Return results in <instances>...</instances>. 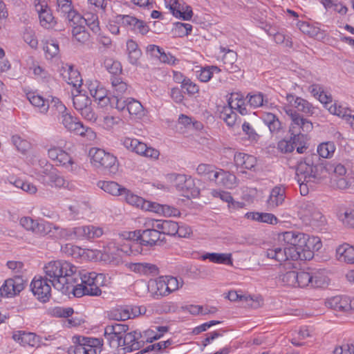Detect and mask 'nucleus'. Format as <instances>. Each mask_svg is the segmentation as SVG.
<instances>
[{
  "mask_svg": "<svg viewBox=\"0 0 354 354\" xmlns=\"http://www.w3.org/2000/svg\"><path fill=\"white\" fill-rule=\"evenodd\" d=\"M77 94H73V106L82 117L91 122H95L97 115L91 106V100L84 93H82L78 89Z\"/></svg>",
  "mask_w": 354,
  "mask_h": 354,
  "instance_id": "nucleus-9",
  "label": "nucleus"
},
{
  "mask_svg": "<svg viewBox=\"0 0 354 354\" xmlns=\"http://www.w3.org/2000/svg\"><path fill=\"white\" fill-rule=\"evenodd\" d=\"M166 281V291L162 293L164 295H168L171 292L176 290L179 288V281L177 278L171 276H165Z\"/></svg>",
  "mask_w": 354,
  "mask_h": 354,
  "instance_id": "nucleus-62",
  "label": "nucleus"
},
{
  "mask_svg": "<svg viewBox=\"0 0 354 354\" xmlns=\"http://www.w3.org/2000/svg\"><path fill=\"white\" fill-rule=\"evenodd\" d=\"M335 151V145L333 142H326L320 144L317 147V153L324 158H330Z\"/></svg>",
  "mask_w": 354,
  "mask_h": 354,
  "instance_id": "nucleus-51",
  "label": "nucleus"
},
{
  "mask_svg": "<svg viewBox=\"0 0 354 354\" xmlns=\"http://www.w3.org/2000/svg\"><path fill=\"white\" fill-rule=\"evenodd\" d=\"M127 111L131 115H138L142 112L143 107L139 101L133 98H129V102L127 103Z\"/></svg>",
  "mask_w": 354,
  "mask_h": 354,
  "instance_id": "nucleus-63",
  "label": "nucleus"
},
{
  "mask_svg": "<svg viewBox=\"0 0 354 354\" xmlns=\"http://www.w3.org/2000/svg\"><path fill=\"white\" fill-rule=\"evenodd\" d=\"M203 260L209 259L211 262L232 265V259L231 254L225 253H206L202 256Z\"/></svg>",
  "mask_w": 354,
  "mask_h": 354,
  "instance_id": "nucleus-35",
  "label": "nucleus"
},
{
  "mask_svg": "<svg viewBox=\"0 0 354 354\" xmlns=\"http://www.w3.org/2000/svg\"><path fill=\"white\" fill-rule=\"evenodd\" d=\"M172 341L168 339L167 341L160 342L156 344H153L148 346L145 348L142 349L143 354L151 353V354H157V351H161L169 347L171 344Z\"/></svg>",
  "mask_w": 354,
  "mask_h": 354,
  "instance_id": "nucleus-57",
  "label": "nucleus"
},
{
  "mask_svg": "<svg viewBox=\"0 0 354 354\" xmlns=\"http://www.w3.org/2000/svg\"><path fill=\"white\" fill-rule=\"evenodd\" d=\"M73 342L75 346L70 351L74 354H97L102 351L103 340L99 338L74 336Z\"/></svg>",
  "mask_w": 354,
  "mask_h": 354,
  "instance_id": "nucleus-8",
  "label": "nucleus"
},
{
  "mask_svg": "<svg viewBox=\"0 0 354 354\" xmlns=\"http://www.w3.org/2000/svg\"><path fill=\"white\" fill-rule=\"evenodd\" d=\"M324 163V167L327 171V176L330 172H333V174H337L338 176H345L346 173V169L345 167L342 164H331L328 163L326 162Z\"/></svg>",
  "mask_w": 354,
  "mask_h": 354,
  "instance_id": "nucleus-60",
  "label": "nucleus"
},
{
  "mask_svg": "<svg viewBox=\"0 0 354 354\" xmlns=\"http://www.w3.org/2000/svg\"><path fill=\"white\" fill-rule=\"evenodd\" d=\"M99 186L105 192L113 196H122L123 190L125 188L121 187L114 181H103L99 183Z\"/></svg>",
  "mask_w": 354,
  "mask_h": 354,
  "instance_id": "nucleus-38",
  "label": "nucleus"
},
{
  "mask_svg": "<svg viewBox=\"0 0 354 354\" xmlns=\"http://www.w3.org/2000/svg\"><path fill=\"white\" fill-rule=\"evenodd\" d=\"M169 330L168 326H153V328L151 329L149 331V338L151 339V342L153 340H156L160 339L165 333H167Z\"/></svg>",
  "mask_w": 354,
  "mask_h": 354,
  "instance_id": "nucleus-64",
  "label": "nucleus"
},
{
  "mask_svg": "<svg viewBox=\"0 0 354 354\" xmlns=\"http://www.w3.org/2000/svg\"><path fill=\"white\" fill-rule=\"evenodd\" d=\"M74 274L70 289L75 297L99 296L102 294L100 286L103 285L105 278L103 274L79 271L77 269Z\"/></svg>",
  "mask_w": 354,
  "mask_h": 354,
  "instance_id": "nucleus-2",
  "label": "nucleus"
},
{
  "mask_svg": "<svg viewBox=\"0 0 354 354\" xmlns=\"http://www.w3.org/2000/svg\"><path fill=\"white\" fill-rule=\"evenodd\" d=\"M56 162L57 165H62L69 171H73L77 169V165L73 160L70 155L62 149L60 150V153H59Z\"/></svg>",
  "mask_w": 354,
  "mask_h": 354,
  "instance_id": "nucleus-39",
  "label": "nucleus"
},
{
  "mask_svg": "<svg viewBox=\"0 0 354 354\" xmlns=\"http://www.w3.org/2000/svg\"><path fill=\"white\" fill-rule=\"evenodd\" d=\"M214 175V178L212 182H214L218 186L232 189L238 184L237 178L234 174L222 169H217Z\"/></svg>",
  "mask_w": 354,
  "mask_h": 354,
  "instance_id": "nucleus-18",
  "label": "nucleus"
},
{
  "mask_svg": "<svg viewBox=\"0 0 354 354\" xmlns=\"http://www.w3.org/2000/svg\"><path fill=\"white\" fill-rule=\"evenodd\" d=\"M24 288V279L19 275H16L12 278L6 279L0 290L2 297H12L18 295Z\"/></svg>",
  "mask_w": 354,
  "mask_h": 354,
  "instance_id": "nucleus-13",
  "label": "nucleus"
},
{
  "mask_svg": "<svg viewBox=\"0 0 354 354\" xmlns=\"http://www.w3.org/2000/svg\"><path fill=\"white\" fill-rule=\"evenodd\" d=\"M221 73V69L216 66L203 68L198 75L199 80L203 82H209L214 75Z\"/></svg>",
  "mask_w": 354,
  "mask_h": 354,
  "instance_id": "nucleus-50",
  "label": "nucleus"
},
{
  "mask_svg": "<svg viewBox=\"0 0 354 354\" xmlns=\"http://www.w3.org/2000/svg\"><path fill=\"white\" fill-rule=\"evenodd\" d=\"M35 10L39 14V18L41 26L49 28H51L54 24V17L51 13V10L48 8L47 4L45 2L39 1L35 3Z\"/></svg>",
  "mask_w": 354,
  "mask_h": 354,
  "instance_id": "nucleus-22",
  "label": "nucleus"
},
{
  "mask_svg": "<svg viewBox=\"0 0 354 354\" xmlns=\"http://www.w3.org/2000/svg\"><path fill=\"white\" fill-rule=\"evenodd\" d=\"M227 298L232 301H245L248 303V306L252 308H257L259 306V302L257 299L255 301L251 295L239 294L235 290L229 291Z\"/></svg>",
  "mask_w": 354,
  "mask_h": 354,
  "instance_id": "nucleus-36",
  "label": "nucleus"
},
{
  "mask_svg": "<svg viewBox=\"0 0 354 354\" xmlns=\"http://www.w3.org/2000/svg\"><path fill=\"white\" fill-rule=\"evenodd\" d=\"M142 313V308L140 307H127V308L122 310L120 313L119 317L115 319L118 320H127L132 317H135Z\"/></svg>",
  "mask_w": 354,
  "mask_h": 354,
  "instance_id": "nucleus-55",
  "label": "nucleus"
},
{
  "mask_svg": "<svg viewBox=\"0 0 354 354\" xmlns=\"http://www.w3.org/2000/svg\"><path fill=\"white\" fill-rule=\"evenodd\" d=\"M302 246L294 245L284 248L273 246L263 251V255L268 259L279 263L280 265L283 262L292 260L297 261L301 258L300 250Z\"/></svg>",
  "mask_w": 354,
  "mask_h": 354,
  "instance_id": "nucleus-6",
  "label": "nucleus"
},
{
  "mask_svg": "<svg viewBox=\"0 0 354 354\" xmlns=\"http://www.w3.org/2000/svg\"><path fill=\"white\" fill-rule=\"evenodd\" d=\"M30 102L35 106L39 109L40 112L46 113L49 109V100H44L40 95H36L34 94H30L28 97Z\"/></svg>",
  "mask_w": 354,
  "mask_h": 354,
  "instance_id": "nucleus-46",
  "label": "nucleus"
},
{
  "mask_svg": "<svg viewBox=\"0 0 354 354\" xmlns=\"http://www.w3.org/2000/svg\"><path fill=\"white\" fill-rule=\"evenodd\" d=\"M291 141L294 143L295 148H297V151L299 153H303L304 150L307 148L306 145V133H290Z\"/></svg>",
  "mask_w": 354,
  "mask_h": 354,
  "instance_id": "nucleus-47",
  "label": "nucleus"
},
{
  "mask_svg": "<svg viewBox=\"0 0 354 354\" xmlns=\"http://www.w3.org/2000/svg\"><path fill=\"white\" fill-rule=\"evenodd\" d=\"M12 142L16 147L19 151L25 153L30 147V144L26 140L22 139L18 135H14L12 136Z\"/></svg>",
  "mask_w": 354,
  "mask_h": 354,
  "instance_id": "nucleus-59",
  "label": "nucleus"
},
{
  "mask_svg": "<svg viewBox=\"0 0 354 354\" xmlns=\"http://www.w3.org/2000/svg\"><path fill=\"white\" fill-rule=\"evenodd\" d=\"M306 238L307 236L304 234L294 231L285 232L279 235V239L290 246H303Z\"/></svg>",
  "mask_w": 354,
  "mask_h": 354,
  "instance_id": "nucleus-24",
  "label": "nucleus"
},
{
  "mask_svg": "<svg viewBox=\"0 0 354 354\" xmlns=\"http://www.w3.org/2000/svg\"><path fill=\"white\" fill-rule=\"evenodd\" d=\"M104 66L105 68L111 74V76H120L122 73L121 64L111 58H106L104 61Z\"/></svg>",
  "mask_w": 354,
  "mask_h": 354,
  "instance_id": "nucleus-48",
  "label": "nucleus"
},
{
  "mask_svg": "<svg viewBox=\"0 0 354 354\" xmlns=\"http://www.w3.org/2000/svg\"><path fill=\"white\" fill-rule=\"evenodd\" d=\"M330 186L334 189H345L350 186V181L345 176L332 174L330 177Z\"/></svg>",
  "mask_w": 354,
  "mask_h": 354,
  "instance_id": "nucleus-49",
  "label": "nucleus"
},
{
  "mask_svg": "<svg viewBox=\"0 0 354 354\" xmlns=\"http://www.w3.org/2000/svg\"><path fill=\"white\" fill-rule=\"evenodd\" d=\"M128 267L131 271L143 275L155 276L158 273V267L149 263H131Z\"/></svg>",
  "mask_w": 354,
  "mask_h": 354,
  "instance_id": "nucleus-26",
  "label": "nucleus"
},
{
  "mask_svg": "<svg viewBox=\"0 0 354 354\" xmlns=\"http://www.w3.org/2000/svg\"><path fill=\"white\" fill-rule=\"evenodd\" d=\"M70 216L74 219L82 218L88 212V205L84 203H76L68 207Z\"/></svg>",
  "mask_w": 354,
  "mask_h": 354,
  "instance_id": "nucleus-44",
  "label": "nucleus"
},
{
  "mask_svg": "<svg viewBox=\"0 0 354 354\" xmlns=\"http://www.w3.org/2000/svg\"><path fill=\"white\" fill-rule=\"evenodd\" d=\"M122 196H124L125 201L131 205L136 206L142 209L145 203V199L137 195L133 194L129 190L125 189L123 190Z\"/></svg>",
  "mask_w": 354,
  "mask_h": 354,
  "instance_id": "nucleus-52",
  "label": "nucleus"
},
{
  "mask_svg": "<svg viewBox=\"0 0 354 354\" xmlns=\"http://www.w3.org/2000/svg\"><path fill=\"white\" fill-rule=\"evenodd\" d=\"M319 160L316 154L306 157L303 162H300L296 169L297 182L307 183H320L327 178V171L324 163L314 164V160Z\"/></svg>",
  "mask_w": 354,
  "mask_h": 354,
  "instance_id": "nucleus-3",
  "label": "nucleus"
},
{
  "mask_svg": "<svg viewBox=\"0 0 354 354\" xmlns=\"http://www.w3.org/2000/svg\"><path fill=\"white\" fill-rule=\"evenodd\" d=\"M322 246L320 239L318 237L306 238L305 243L300 250L301 258L299 260H310L313 257V250L318 251Z\"/></svg>",
  "mask_w": 354,
  "mask_h": 354,
  "instance_id": "nucleus-20",
  "label": "nucleus"
},
{
  "mask_svg": "<svg viewBox=\"0 0 354 354\" xmlns=\"http://www.w3.org/2000/svg\"><path fill=\"white\" fill-rule=\"evenodd\" d=\"M12 338L22 346L37 347L40 343V337L38 335L24 330L14 331Z\"/></svg>",
  "mask_w": 354,
  "mask_h": 354,
  "instance_id": "nucleus-19",
  "label": "nucleus"
},
{
  "mask_svg": "<svg viewBox=\"0 0 354 354\" xmlns=\"http://www.w3.org/2000/svg\"><path fill=\"white\" fill-rule=\"evenodd\" d=\"M113 97H119L129 93V85L121 76H111Z\"/></svg>",
  "mask_w": 354,
  "mask_h": 354,
  "instance_id": "nucleus-27",
  "label": "nucleus"
},
{
  "mask_svg": "<svg viewBox=\"0 0 354 354\" xmlns=\"http://www.w3.org/2000/svg\"><path fill=\"white\" fill-rule=\"evenodd\" d=\"M142 209L162 214L165 216H178L180 212L178 209L168 205H160L157 203L145 201Z\"/></svg>",
  "mask_w": 354,
  "mask_h": 354,
  "instance_id": "nucleus-17",
  "label": "nucleus"
},
{
  "mask_svg": "<svg viewBox=\"0 0 354 354\" xmlns=\"http://www.w3.org/2000/svg\"><path fill=\"white\" fill-rule=\"evenodd\" d=\"M295 107L297 109L298 111L307 114L312 115L314 113V107L313 105L307 100L299 97L296 98Z\"/></svg>",
  "mask_w": 354,
  "mask_h": 354,
  "instance_id": "nucleus-58",
  "label": "nucleus"
},
{
  "mask_svg": "<svg viewBox=\"0 0 354 354\" xmlns=\"http://www.w3.org/2000/svg\"><path fill=\"white\" fill-rule=\"evenodd\" d=\"M217 168L212 165L200 164L197 168V173L200 175L207 176V178L212 182L214 178V174L216 171Z\"/></svg>",
  "mask_w": 354,
  "mask_h": 354,
  "instance_id": "nucleus-56",
  "label": "nucleus"
},
{
  "mask_svg": "<svg viewBox=\"0 0 354 354\" xmlns=\"http://www.w3.org/2000/svg\"><path fill=\"white\" fill-rule=\"evenodd\" d=\"M337 258L340 261L354 263V246L344 243L336 249Z\"/></svg>",
  "mask_w": 354,
  "mask_h": 354,
  "instance_id": "nucleus-30",
  "label": "nucleus"
},
{
  "mask_svg": "<svg viewBox=\"0 0 354 354\" xmlns=\"http://www.w3.org/2000/svg\"><path fill=\"white\" fill-rule=\"evenodd\" d=\"M20 225L27 230H30L35 233L44 235L46 234L45 225L42 223H39L30 217H23L20 219Z\"/></svg>",
  "mask_w": 354,
  "mask_h": 354,
  "instance_id": "nucleus-33",
  "label": "nucleus"
},
{
  "mask_svg": "<svg viewBox=\"0 0 354 354\" xmlns=\"http://www.w3.org/2000/svg\"><path fill=\"white\" fill-rule=\"evenodd\" d=\"M82 24L85 23L93 33L97 34L100 32L98 17L96 14L86 12L82 15Z\"/></svg>",
  "mask_w": 354,
  "mask_h": 354,
  "instance_id": "nucleus-37",
  "label": "nucleus"
},
{
  "mask_svg": "<svg viewBox=\"0 0 354 354\" xmlns=\"http://www.w3.org/2000/svg\"><path fill=\"white\" fill-rule=\"evenodd\" d=\"M93 160L106 169L114 168L117 161L116 157L109 153L105 152L102 149L96 150L93 156Z\"/></svg>",
  "mask_w": 354,
  "mask_h": 354,
  "instance_id": "nucleus-23",
  "label": "nucleus"
},
{
  "mask_svg": "<svg viewBox=\"0 0 354 354\" xmlns=\"http://www.w3.org/2000/svg\"><path fill=\"white\" fill-rule=\"evenodd\" d=\"M60 13L68 20L71 26L82 24V15L74 9L73 6H70V9L66 11V12Z\"/></svg>",
  "mask_w": 354,
  "mask_h": 354,
  "instance_id": "nucleus-45",
  "label": "nucleus"
},
{
  "mask_svg": "<svg viewBox=\"0 0 354 354\" xmlns=\"http://www.w3.org/2000/svg\"><path fill=\"white\" fill-rule=\"evenodd\" d=\"M169 179L176 190L181 192L183 196L188 197L189 194H192L194 182L190 177L185 174H171L169 175Z\"/></svg>",
  "mask_w": 354,
  "mask_h": 354,
  "instance_id": "nucleus-16",
  "label": "nucleus"
},
{
  "mask_svg": "<svg viewBox=\"0 0 354 354\" xmlns=\"http://www.w3.org/2000/svg\"><path fill=\"white\" fill-rule=\"evenodd\" d=\"M141 337L140 333L132 331L127 333L122 337V342L126 346V349L129 351L137 350L140 347L138 339Z\"/></svg>",
  "mask_w": 354,
  "mask_h": 354,
  "instance_id": "nucleus-34",
  "label": "nucleus"
},
{
  "mask_svg": "<svg viewBox=\"0 0 354 354\" xmlns=\"http://www.w3.org/2000/svg\"><path fill=\"white\" fill-rule=\"evenodd\" d=\"M250 106L256 109L260 106H268V100L262 93H257L252 95L248 94L246 97Z\"/></svg>",
  "mask_w": 354,
  "mask_h": 354,
  "instance_id": "nucleus-41",
  "label": "nucleus"
},
{
  "mask_svg": "<svg viewBox=\"0 0 354 354\" xmlns=\"http://www.w3.org/2000/svg\"><path fill=\"white\" fill-rule=\"evenodd\" d=\"M73 38L80 44H84L88 41L90 35L86 30L85 27L82 24L73 26L72 29Z\"/></svg>",
  "mask_w": 354,
  "mask_h": 354,
  "instance_id": "nucleus-42",
  "label": "nucleus"
},
{
  "mask_svg": "<svg viewBox=\"0 0 354 354\" xmlns=\"http://www.w3.org/2000/svg\"><path fill=\"white\" fill-rule=\"evenodd\" d=\"M68 234H74L79 239H93L101 236L103 234L102 229L94 225H83L72 228L68 231Z\"/></svg>",
  "mask_w": 354,
  "mask_h": 354,
  "instance_id": "nucleus-14",
  "label": "nucleus"
},
{
  "mask_svg": "<svg viewBox=\"0 0 354 354\" xmlns=\"http://www.w3.org/2000/svg\"><path fill=\"white\" fill-rule=\"evenodd\" d=\"M59 120L65 129L71 133L85 137L89 140L96 138V134L91 128L84 126L79 119L68 113L67 110L60 113Z\"/></svg>",
  "mask_w": 354,
  "mask_h": 354,
  "instance_id": "nucleus-7",
  "label": "nucleus"
},
{
  "mask_svg": "<svg viewBox=\"0 0 354 354\" xmlns=\"http://www.w3.org/2000/svg\"><path fill=\"white\" fill-rule=\"evenodd\" d=\"M46 277H35L30 283V289L33 295L43 303L48 301L51 295V287Z\"/></svg>",
  "mask_w": 354,
  "mask_h": 354,
  "instance_id": "nucleus-12",
  "label": "nucleus"
},
{
  "mask_svg": "<svg viewBox=\"0 0 354 354\" xmlns=\"http://www.w3.org/2000/svg\"><path fill=\"white\" fill-rule=\"evenodd\" d=\"M297 272L291 270L279 274V279L284 286H297Z\"/></svg>",
  "mask_w": 354,
  "mask_h": 354,
  "instance_id": "nucleus-54",
  "label": "nucleus"
},
{
  "mask_svg": "<svg viewBox=\"0 0 354 354\" xmlns=\"http://www.w3.org/2000/svg\"><path fill=\"white\" fill-rule=\"evenodd\" d=\"M284 111L290 116L292 121L289 129L290 133H306L313 129V123L310 120L304 118L291 107L286 106Z\"/></svg>",
  "mask_w": 354,
  "mask_h": 354,
  "instance_id": "nucleus-11",
  "label": "nucleus"
},
{
  "mask_svg": "<svg viewBox=\"0 0 354 354\" xmlns=\"http://www.w3.org/2000/svg\"><path fill=\"white\" fill-rule=\"evenodd\" d=\"M68 74V77L66 80L67 83L73 85V86L77 89L80 88L82 84V79L80 73L77 70H74L72 66H69Z\"/></svg>",
  "mask_w": 354,
  "mask_h": 354,
  "instance_id": "nucleus-53",
  "label": "nucleus"
},
{
  "mask_svg": "<svg viewBox=\"0 0 354 354\" xmlns=\"http://www.w3.org/2000/svg\"><path fill=\"white\" fill-rule=\"evenodd\" d=\"M285 198L286 189L283 187H274L270 192L268 200V205L270 208H275L283 204Z\"/></svg>",
  "mask_w": 354,
  "mask_h": 354,
  "instance_id": "nucleus-29",
  "label": "nucleus"
},
{
  "mask_svg": "<svg viewBox=\"0 0 354 354\" xmlns=\"http://www.w3.org/2000/svg\"><path fill=\"white\" fill-rule=\"evenodd\" d=\"M263 123L268 127L272 134L278 133L281 129V123L278 117L269 112L263 113L261 115Z\"/></svg>",
  "mask_w": 354,
  "mask_h": 354,
  "instance_id": "nucleus-31",
  "label": "nucleus"
},
{
  "mask_svg": "<svg viewBox=\"0 0 354 354\" xmlns=\"http://www.w3.org/2000/svg\"><path fill=\"white\" fill-rule=\"evenodd\" d=\"M241 128L243 133L246 136L247 140L250 142L257 143L259 140L261 136L252 124L245 121Z\"/></svg>",
  "mask_w": 354,
  "mask_h": 354,
  "instance_id": "nucleus-43",
  "label": "nucleus"
},
{
  "mask_svg": "<svg viewBox=\"0 0 354 354\" xmlns=\"http://www.w3.org/2000/svg\"><path fill=\"white\" fill-rule=\"evenodd\" d=\"M44 50L46 57L51 59L58 55L59 52V44L56 41H48L46 43Z\"/></svg>",
  "mask_w": 354,
  "mask_h": 354,
  "instance_id": "nucleus-61",
  "label": "nucleus"
},
{
  "mask_svg": "<svg viewBox=\"0 0 354 354\" xmlns=\"http://www.w3.org/2000/svg\"><path fill=\"white\" fill-rule=\"evenodd\" d=\"M127 53L129 63L137 65L142 53L138 44L133 39H129L127 41Z\"/></svg>",
  "mask_w": 354,
  "mask_h": 354,
  "instance_id": "nucleus-32",
  "label": "nucleus"
},
{
  "mask_svg": "<svg viewBox=\"0 0 354 354\" xmlns=\"http://www.w3.org/2000/svg\"><path fill=\"white\" fill-rule=\"evenodd\" d=\"M325 305L336 311L348 312L354 309V299H351L346 296L337 295L327 299Z\"/></svg>",
  "mask_w": 354,
  "mask_h": 354,
  "instance_id": "nucleus-15",
  "label": "nucleus"
},
{
  "mask_svg": "<svg viewBox=\"0 0 354 354\" xmlns=\"http://www.w3.org/2000/svg\"><path fill=\"white\" fill-rule=\"evenodd\" d=\"M324 272L321 270L308 268L306 270L297 272V286L304 288L321 287L324 283Z\"/></svg>",
  "mask_w": 354,
  "mask_h": 354,
  "instance_id": "nucleus-10",
  "label": "nucleus"
},
{
  "mask_svg": "<svg viewBox=\"0 0 354 354\" xmlns=\"http://www.w3.org/2000/svg\"><path fill=\"white\" fill-rule=\"evenodd\" d=\"M88 88L91 96L101 106H106L111 101V98L107 96V91L97 81L88 84Z\"/></svg>",
  "mask_w": 354,
  "mask_h": 354,
  "instance_id": "nucleus-21",
  "label": "nucleus"
},
{
  "mask_svg": "<svg viewBox=\"0 0 354 354\" xmlns=\"http://www.w3.org/2000/svg\"><path fill=\"white\" fill-rule=\"evenodd\" d=\"M153 223V218H147L143 223L142 229L129 232V239L138 242L130 245L131 252L134 251V248H139L140 245L153 247L158 245L159 241H162L160 232Z\"/></svg>",
  "mask_w": 354,
  "mask_h": 354,
  "instance_id": "nucleus-4",
  "label": "nucleus"
},
{
  "mask_svg": "<svg viewBox=\"0 0 354 354\" xmlns=\"http://www.w3.org/2000/svg\"><path fill=\"white\" fill-rule=\"evenodd\" d=\"M56 162L57 165H62L69 171H73L77 169V165L73 160L70 155L62 149L60 150V153H59Z\"/></svg>",
  "mask_w": 354,
  "mask_h": 354,
  "instance_id": "nucleus-40",
  "label": "nucleus"
},
{
  "mask_svg": "<svg viewBox=\"0 0 354 354\" xmlns=\"http://www.w3.org/2000/svg\"><path fill=\"white\" fill-rule=\"evenodd\" d=\"M298 209L300 218L306 225L319 229L326 224V217L313 202L300 201L298 203Z\"/></svg>",
  "mask_w": 354,
  "mask_h": 354,
  "instance_id": "nucleus-5",
  "label": "nucleus"
},
{
  "mask_svg": "<svg viewBox=\"0 0 354 354\" xmlns=\"http://www.w3.org/2000/svg\"><path fill=\"white\" fill-rule=\"evenodd\" d=\"M156 229L158 230L160 234H167L169 236H176L178 232V223L171 220H157L154 219Z\"/></svg>",
  "mask_w": 354,
  "mask_h": 354,
  "instance_id": "nucleus-25",
  "label": "nucleus"
},
{
  "mask_svg": "<svg viewBox=\"0 0 354 354\" xmlns=\"http://www.w3.org/2000/svg\"><path fill=\"white\" fill-rule=\"evenodd\" d=\"M234 164L237 167L245 169H252L256 164V158L244 153H236L234 156Z\"/></svg>",
  "mask_w": 354,
  "mask_h": 354,
  "instance_id": "nucleus-28",
  "label": "nucleus"
},
{
  "mask_svg": "<svg viewBox=\"0 0 354 354\" xmlns=\"http://www.w3.org/2000/svg\"><path fill=\"white\" fill-rule=\"evenodd\" d=\"M45 277L53 287L62 292L70 290L77 267L66 261L48 262L44 268Z\"/></svg>",
  "mask_w": 354,
  "mask_h": 354,
  "instance_id": "nucleus-1",
  "label": "nucleus"
}]
</instances>
